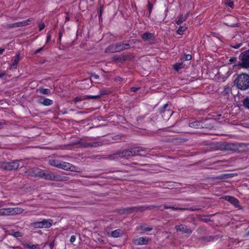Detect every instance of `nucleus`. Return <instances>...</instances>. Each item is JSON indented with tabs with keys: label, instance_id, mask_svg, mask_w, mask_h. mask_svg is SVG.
Here are the masks:
<instances>
[{
	"label": "nucleus",
	"instance_id": "obj_1",
	"mask_svg": "<svg viewBox=\"0 0 249 249\" xmlns=\"http://www.w3.org/2000/svg\"><path fill=\"white\" fill-rule=\"evenodd\" d=\"M234 84L241 90L249 89V75L244 73L237 75L234 80Z\"/></svg>",
	"mask_w": 249,
	"mask_h": 249
},
{
	"label": "nucleus",
	"instance_id": "obj_2",
	"mask_svg": "<svg viewBox=\"0 0 249 249\" xmlns=\"http://www.w3.org/2000/svg\"><path fill=\"white\" fill-rule=\"evenodd\" d=\"M46 180H55L57 181H65L69 180L67 177H63L59 175H55L51 171L39 170L35 175Z\"/></svg>",
	"mask_w": 249,
	"mask_h": 249
},
{
	"label": "nucleus",
	"instance_id": "obj_3",
	"mask_svg": "<svg viewBox=\"0 0 249 249\" xmlns=\"http://www.w3.org/2000/svg\"><path fill=\"white\" fill-rule=\"evenodd\" d=\"M130 40L127 42H119L110 45L105 49L107 53H114L120 52L122 51L128 49L130 48Z\"/></svg>",
	"mask_w": 249,
	"mask_h": 249
},
{
	"label": "nucleus",
	"instance_id": "obj_4",
	"mask_svg": "<svg viewBox=\"0 0 249 249\" xmlns=\"http://www.w3.org/2000/svg\"><path fill=\"white\" fill-rule=\"evenodd\" d=\"M243 145L242 143H219V150L229 151L233 152H239L240 148Z\"/></svg>",
	"mask_w": 249,
	"mask_h": 249
},
{
	"label": "nucleus",
	"instance_id": "obj_5",
	"mask_svg": "<svg viewBox=\"0 0 249 249\" xmlns=\"http://www.w3.org/2000/svg\"><path fill=\"white\" fill-rule=\"evenodd\" d=\"M51 219H43L41 221L32 222L30 226L34 228H49L52 226Z\"/></svg>",
	"mask_w": 249,
	"mask_h": 249
},
{
	"label": "nucleus",
	"instance_id": "obj_6",
	"mask_svg": "<svg viewBox=\"0 0 249 249\" xmlns=\"http://www.w3.org/2000/svg\"><path fill=\"white\" fill-rule=\"evenodd\" d=\"M135 151L133 148H131L128 149H124L122 151L118 152L111 156V157H121L124 158L126 159L135 156Z\"/></svg>",
	"mask_w": 249,
	"mask_h": 249
},
{
	"label": "nucleus",
	"instance_id": "obj_7",
	"mask_svg": "<svg viewBox=\"0 0 249 249\" xmlns=\"http://www.w3.org/2000/svg\"><path fill=\"white\" fill-rule=\"evenodd\" d=\"M239 59L241 60L238 64V66L246 68H249V49L239 55Z\"/></svg>",
	"mask_w": 249,
	"mask_h": 249
},
{
	"label": "nucleus",
	"instance_id": "obj_8",
	"mask_svg": "<svg viewBox=\"0 0 249 249\" xmlns=\"http://www.w3.org/2000/svg\"><path fill=\"white\" fill-rule=\"evenodd\" d=\"M18 161L16 160L11 162H4L0 165V168L6 171L16 170L19 166Z\"/></svg>",
	"mask_w": 249,
	"mask_h": 249
},
{
	"label": "nucleus",
	"instance_id": "obj_9",
	"mask_svg": "<svg viewBox=\"0 0 249 249\" xmlns=\"http://www.w3.org/2000/svg\"><path fill=\"white\" fill-rule=\"evenodd\" d=\"M229 70L228 68H222L220 71H219V81L224 82L230 75Z\"/></svg>",
	"mask_w": 249,
	"mask_h": 249
},
{
	"label": "nucleus",
	"instance_id": "obj_10",
	"mask_svg": "<svg viewBox=\"0 0 249 249\" xmlns=\"http://www.w3.org/2000/svg\"><path fill=\"white\" fill-rule=\"evenodd\" d=\"M61 169L69 170L70 171L74 172L75 171V166L72 165L71 164L62 161L60 164V168Z\"/></svg>",
	"mask_w": 249,
	"mask_h": 249
},
{
	"label": "nucleus",
	"instance_id": "obj_11",
	"mask_svg": "<svg viewBox=\"0 0 249 249\" xmlns=\"http://www.w3.org/2000/svg\"><path fill=\"white\" fill-rule=\"evenodd\" d=\"M219 199L226 200L230 202L231 203L232 205L235 206L236 207H239V202L238 200L234 197L229 196H222V197H220Z\"/></svg>",
	"mask_w": 249,
	"mask_h": 249
},
{
	"label": "nucleus",
	"instance_id": "obj_12",
	"mask_svg": "<svg viewBox=\"0 0 249 249\" xmlns=\"http://www.w3.org/2000/svg\"><path fill=\"white\" fill-rule=\"evenodd\" d=\"M32 20V18H29L25 20H23L20 22H18L16 23H14L12 24H10L9 25V27L10 28H16L18 27L24 26L29 24V22L31 21Z\"/></svg>",
	"mask_w": 249,
	"mask_h": 249
},
{
	"label": "nucleus",
	"instance_id": "obj_13",
	"mask_svg": "<svg viewBox=\"0 0 249 249\" xmlns=\"http://www.w3.org/2000/svg\"><path fill=\"white\" fill-rule=\"evenodd\" d=\"M175 229L177 231H181L183 233L191 234L193 231L192 230L187 228L186 226L183 224L176 226Z\"/></svg>",
	"mask_w": 249,
	"mask_h": 249
},
{
	"label": "nucleus",
	"instance_id": "obj_14",
	"mask_svg": "<svg viewBox=\"0 0 249 249\" xmlns=\"http://www.w3.org/2000/svg\"><path fill=\"white\" fill-rule=\"evenodd\" d=\"M148 239L146 237H141L140 238L133 239V243L134 245L139 246L146 245L148 243Z\"/></svg>",
	"mask_w": 249,
	"mask_h": 249
},
{
	"label": "nucleus",
	"instance_id": "obj_15",
	"mask_svg": "<svg viewBox=\"0 0 249 249\" xmlns=\"http://www.w3.org/2000/svg\"><path fill=\"white\" fill-rule=\"evenodd\" d=\"M143 206H134L131 207L127 208L124 209V212L126 213H131L133 212H143Z\"/></svg>",
	"mask_w": 249,
	"mask_h": 249
},
{
	"label": "nucleus",
	"instance_id": "obj_16",
	"mask_svg": "<svg viewBox=\"0 0 249 249\" xmlns=\"http://www.w3.org/2000/svg\"><path fill=\"white\" fill-rule=\"evenodd\" d=\"M124 234V231L120 229H117L111 231L110 233L107 232V235L113 238H117L120 237Z\"/></svg>",
	"mask_w": 249,
	"mask_h": 249
},
{
	"label": "nucleus",
	"instance_id": "obj_17",
	"mask_svg": "<svg viewBox=\"0 0 249 249\" xmlns=\"http://www.w3.org/2000/svg\"><path fill=\"white\" fill-rule=\"evenodd\" d=\"M37 102L41 105H43L46 106L52 105L53 103V100L43 97L39 99L37 101Z\"/></svg>",
	"mask_w": 249,
	"mask_h": 249
},
{
	"label": "nucleus",
	"instance_id": "obj_18",
	"mask_svg": "<svg viewBox=\"0 0 249 249\" xmlns=\"http://www.w3.org/2000/svg\"><path fill=\"white\" fill-rule=\"evenodd\" d=\"M189 126L195 128H201L205 127L204 122L195 121L190 123Z\"/></svg>",
	"mask_w": 249,
	"mask_h": 249
},
{
	"label": "nucleus",
	"instance_id": "obj_19",
	"mask_svg": "<svg viewBox=\"0 0 249 249\" xmlns=\"http://www.w3.org/2000/svg\"><path fill=\"white\" fill-rule=\"evenodd\" d=\"M23 210L20 208H9V215H13L22 213Z\"/></svg>",
	"mask_w": 249,
	"mask_h": 249
},
{
	"label": "nucleus",
	"instance_id": "obj_20",
	"mask_svg": "<svg viewBox=\"0 0 249 249\" xmlns=\"http://www.w3.org/2000/svg\"><path fill=\"white\" fill-rule=\"evenodd\" d=\"M102 142H86L84 144L85 147H96L103 145Z\"/></svg>",
	"mask_w": 249,
	"mask_h": 249
},
{
	"label": "nucleus",
	"instance_id": "obj_21",
	"mask_svg": "<svg viewBox=\"0 0 249 249\" xmlns=\"http://www.w3.org/2000/svg\"><path fill=\"white\" fill-rule=\"evenodd\" d=\"M20 59V55L19 54H18L16 57L15 59L14 60L13 62L11 64L10 69V70H13L17 69V66L19 61Z\"/></svg>",
	"mask_w": 249,
	"mask_h": 249
},
{
	"label": "nucleus",
	"instance_id": "obj_22",
	"mask_svg": "<svg viewBox=\"0 0 249 249\" xmlns=\"http://www.w3.org/2000/svg\"><path fill=\"white\" fill-rule=\"evenodd\" d=\"M61 161L57 160H50L49 161V163L52 166L59 168Z\"/></svg>",
	"mask_w": 249,
	"mask_h": 249
},
{
	"label": "nucleus",
	"instance_id": "obj_23",
	"mask_svg": "<svg viewBox=\"0 0 249 249\" xmlns=\"http://www.w3.org/2000/svg\"><path fill=\"white\" fill-rule=\"evenodd\" d=\"M153 36V35L149 32H146L142 35V38L144 41H148L151 39Z\"/></svg>",
	"mask_w": 249,
	"mask_h": 249
},
{
	"label": "nucleus",
	"instance_id": "obj_24",
	"mask_svg": "<svg viewBox=\"0 0 249 249\" xmlns=\"http://www.w3.org/2000/svg\"><path fill=\"white\" fill-rule=\"evenodd\" d=\"M188 13H187L185 15H181L179 17L178 19V21H177V24L179 25V24H181L182 22H183L184 21H185L188 18Z\"/></svg>",
	"mask_w": 249,
	"mask_h": 249
},
{
	"label": "nucleus",
	"instance_id": "obj_25",
	"mask_svg": "<svg viewBox=\"0 0 249 249\" xmlns=\"http://www.w3.org/2000/svg\"><path fill=\"white\" fill-rule=\"evenodd\" d=\"M231 92V89L229 86L227 85L223 91L221 92V95L224 96H226Z\"/></svg>",
	"mask_w": 249,
	"mask_h": 249
},
{
	"label": "nucleus",
	"instance_id": "obj_26",
	"mask_svg": "<svg viewBox=\"0 0 249 249\" xmlns=\"http://www.w3.org/2000/svg\"><path fill=\"white\" fill-rule=\"evenodd\" d=\"M9 213V208L0 209V216L10 215Z\"/></svg>",
	"mask_w": 249,
	"mask_h": 249
},
{
	"label": "nucleus",
	"instance_id": "obj_27",
	"mask_svg": "<svg viewBox=\"0 0 249 249\" xmlns=\"http://www.w3.org/2000/svg\"><path fill=\"white\" fill-rule=\"evenodd\" d=\"M185 65L183 63H178L173 65L174 69L177 71L184 68Z\"/></svg>",
	"mask_w": 249,
	"mask_h": 249
},
{
	"label": "nucleus",
	"instance_id": "obj_28",
	"mask_svg": "<svg viewBox=\"0 0 249 249\" xmlns=\"http://www.w3.org/2000/svg\"><path fill=\"white\" fill-rule=\"evenodd\" d=\"M24 247L29 249H39V247L38 245H30L28 243L23 244Z\"/></svg>",
	"mask_w": 249,
	"mask_h": 249
},
{
	"label": "nucleus",
	"instance_id": "obj_29",
	"mask_svg": "<svg viewBox=\"0 0 249 249\" xmlns=\"http://www.w3.org/2000/svg\"><path fill=\"white\" fill-rule=\"evenodd\" d=\"M38 91L42 94H49L51 93V91L49 89H44L43 88H39Z\"/></svg>",
	"mask_w": 249,
	"mask_h": 249
},
{
	"label": "nucleus",
	"instance_id": "obj_30",
	"mask_svg": "<svg viewBox=\"0 0 249 249\" xmlns=\"http://www.w3.org/2000/svg\"><path fill=\"white\" fill-rule=\"evenodd\" d=\"M113 60L116 62H122L125 60V58L124 56H123V57H120L118 55H115L113 57Z\"/></svg>",
	"mask_w": 249,
	"mask_h": 249
},
{
	"label": "nucleus",
	"instance_id": "obj_31",
	"mask_svg": "<svg viewBox=\"0 0 249 249\" xmlns=\"http://www.w3.org/2000/svg\"><path fill=\"white\" fill-rule=\"evenodd\" d=\"M11 234L15 237H20L23 236V233L20 231H11Z\"/></svg>",
	"mask_w": 249,
	"mask_h": 249
},
{
	"label": "nucleus",
	"instance_id": "obj_32",
	"mask_svg": "<svg viewBox=\"0 0 249 249\" xmlns=\"http://www.w3.org/2000/svg\"><path fill=\"white\" fill-rule=\"evenodd\" d=\"M138 230H142L145 231H150L153 228L151 227H146L144 226H141L137 228Z\"/></svg>",
	"mask_w": 249,
	"mask_h": 249
},
{
	"label": "nucleus",
	"instance_id": "obj_33",
	"mask_svg": "<svg viewBox=\"0 0 249 249\" xmlns=\"http://www.w3.org/2000/svg\"><path fill=\"white\" fill-rule=\"evenodd\" d=\"M142 206H143V211H146L147 210L153 209L155 208H158V209H160V208L161 207V206L157 207V206H154V205Z\"/></svg>",
	"mask_w": 249,
	"mask_h": 249
},
{
	"label": "nucleus",
	"instance_id": "obj_34",
	"mask_svg": "<svg viewBox=\"0 0 249 249\" xmlns=\"http://www.w3.org/2000/svg\"><path fill=\"white\" fill-rule=\"evenodd\" d=\"M134 151H135V155H139V153L141 151H144V149L142 147H134Z\"/></svg>",
	"mask_w": 249,
	"mask_h": 249
},
{
	"label": "nucleus",
	"instance_id": "obj_35",
	"mask_svg": "<svg viewBox=\"0 0 249 249\" xmlns=\"http://www.w3.org/2000/svg\"><path fill=\"white\" fill-rule=\"evenodd\" d=\"M186 29V27H183V26H179L178 30H177V33L180 35H183V32Z\"/></svg>",
	"mask_w": 249,
	"mask_h": 249
},
{
	"label": "nucleus",
	"instance_id": "obj_36",
	"mask_svg": "<svg viewBox=\"0 0 249 249\" xmlns=\"http://www.w3.org/2000/svg\"><path fill=\"white\" fill-rule=\"evenodd\" d=\"M244 106L249 109V97H246L243 101Z\"/></svg>",
	"mask_w": 249,
	"mask_h": 249
},
{
	"label": "nucleus",
	"instance_id": "obj_37",
	"mask_svg": "<svg viewBox=\"0 0 249 249\" xmlns=\"http://www.w3.org/2000/svg\"><path fill=\"white\" fill-rule=\"evenodd\" d=\"M110 93V91L109 90L106 89H102L100 90V96L103 95H107Z\"/></svg>",
	"mask_w": 249,
	"mask_h": 249
},
{
	"label": "nucleus",
	"instance_id": "obj_38",
	"mask_svg": "<svg viewBox=\"0 0 249 249\" xmlns=\"http://www.w3.org/2000/svg\"><path fill=\"white\" fill-rule=\"evenodd\" d=\"M169 105L168 104H165L161 108H160L159 110V111L160 113H163L164 112L167 107H168Z\"/></svg>",
	"mask_w": 249,
	"mask_h": 249
},
{
	"label": "nucleus",
	"instance_id": "obj_39",
	"mask_svg": "<svg viewBox=\"0 0 249 249\" xmlns=\"http://www.w3.org/2000/svg\"><path fill=\"white\" fill-rule=\"evenodd\" d=\"M242 45V43H240L236 44H232L231 45V47L232 48L237 49L240 48Z\"/></svg>",
	"mask_w": 249,
	"mask_h": 249
},
{
	"label": "nucleus",
	"instance_id": "obj_40",
	"mask_svg": "<svg viewBox=\"0 0 249 249\" xmlns=\"http://www.w3.org/2000/svg\"><path fill=\"white\" fill-rule=\"evenodd\" d=\"M225 4L231 8H233L234 5L232 1H225Z\"/></svg>",
	"mask_w": 249,
	"mask_h": 249
},
{
	"label": "nucleus",
	"instance_id": "obj_41",
	"mask_svg": "<svg viewBox=\"0 0 249 249\" xmlns=\"http://www.w3.org/2000/svg\"><path fill=\"white\" fill-rule=\"evenodd\" d=\"M169 209H172L173 210H186L185 208L176 207H174V206H170Z\"/></svg>",
	"mask_w": 249,
	"mask_h": 249
},
{
	"label": "nucleus",
	"instance_id": "obj_42",
	"mask_svg": "<svg viewBox=\"0 0 249 249\" xmlns=\"http://www.w3.org/2000/svg\"><path fill=\"white\" fill-rule=\"evenodd\" d=\"M213 239H214V237L213 236H208V237H205L204 238V239L205 240V241H208V242L211 241L213 240Z\"/></svg>",
	"mask_w": 249,
	"mask_h": 249
},
{
	"label": "nucleus",
	"instance_id": "obj_43",
	"mask_svg": "<svg viewBox=\"0 0 249 249\" xmlns=\"http://www.w3.org/2000/svg\"><path fill=\"white\" fill-rule=\"evenodd\" d=\"M38 27H39V31H41L44 28L45 24L43 23H40L38 24Z\"/></svg>",
	"mask_w": 249,
	"mask_h": 249
},
{
	"label": "nucleus",
	"instance_id": "obj_44",
	"mask_svg": "<svg viewBox=\"0 0 249 249\" xmlns=\"http://www.w3.org/2000/svg\"><path fill=\"white\" fill-rule=\"evenodd\" d=\"M101 97V96L100 95H95V96H87V98H89V99H99Z\"/></svg>",
	"mask_w": 249,
	"mask_h": 249
},
{
	"label": "nucleus",
	"instance_id": "obj_45",
	"mask_svg": "<svg viewBox=\"0 0 249 249\" xmlns=\"http://www.w3.org/2000/svg\"><path fill=\"white\" fill-rule=\"evenodd\" d=\"M224 177H231V175L230 174H223L219 176V179L223 178Z\"/></svg>",
	"mask_w": 249,
	"mask_h": 249
},
{
	"label": "nucleus",
	"instance_id": "obj_46",
	"mask_svg": "<svg viewBox=\"0 0 249 249\" xmlns=\"http://www.w3.org/2000/svg\"><path fill=\"white\" fill-rule=\"evenodd\" d=\"M192 58V56L191 54H186L185 55V57H184V60L185 61H187V60H191Z\"/></svg>",
	"mask_w": 249,
	"mask_h": 249
},
{
	"label": "nucleus",
	"instance_id": "obj_47",
	"mask_svg": "<svg viewBox=\"0 0 249 249\" xmlns=\"http://www.w3.org/2000/svg\"><path fill=\"white\" fill-rule=\"evenodd\" d=\"M152 8H153L152 4L150 2H148V8L149 9V14H150V13L152 11Z\"/></svg>",
	"mask_w": 249,
	"mask_h": 249
},
{
	"label": "nucleus",
	"instance_id": "obj_48",
	"mask_svg": "<svg viewBox=\"0 0 249 249\" xmlns=\"http://www.w3.org/2000/svg\"><path fill=\"white\" fill-rule=\"evenodd\" d=\"M76 239V237L74 235H72L71 238H70V241L71 242V243H73V242L75 241Z\"/></svg>",
	"mask_w": 249,
	"mask_h": 249
},
{
	"label": "nucleus",
	"instance_id": "obj_49",
	"mask_svg": "<svg viewBox=\"0 0 249 249\" xmlns=\"http://www.w3.org/2000/svg\"><path fill=\"white\" fill-rule=\"evenodd\" d=\"M91 77L93 78L94 79H97L99 78V76L96 74L93 73L91 74Z\"/></svg>",
	"mask_w": 249,
	"mask_h": 249
},
{
	"label": "nucleus",
	"instance_id": "obj_50",
	"mask_svg": "<svg viewBox=\"0 0 249 249\" xmlns=\"http://www.w3.org/2000/svg\"><path fill=\"white\" fill-rule=\"evenodd\" d=\"M51 38V35L49 34V33H48V35H47V39H46V42L47 43L49 42L50 41Z\"/></svg>",
	"mask_w": 249,
	"mask_h": 249
},
{
	"label": "nucleus",
	"instance_id": "obj_51",
	"mask_svg": "<svg viewBox=\"0 0 249 249\" xmlns=\"http://www.w3.org/2000/svg\"><path fill=\"white\" fill-rule=\"evenodd\" d=\"M43 47H41L39 49L36 50L35 52V54H37V53H39L41 51H42L43 50Z\"/></svg>",
	"mask_w": 249,
	"mask_h": 249
},
{
	"label": "nucleus",
	"instance_id": "obj_52",
	"mask_svg": "<svg viewBox=\"0 0 249 249\" xmlns=\"http://www.w3.org/2000/svg\"><path fill=\"white\" fill-rule=\"evenodd\" d=\"M139 88H135V87H132L131 88V90L133 92H136Z\"/></svg>",
	"mask_w": 249,
	"mask_h": 249
},
{
	"label": "nucleus",
	"instance_id": "obj_53",
	"mask_svg": "<svg viewBox=\"0 0 249 249\" xmlns=\"http://www.w3.org/2000/svg\"><path fill=\"white\" fill-rule=\"evenodd\" d=\"M120 139V137L117 136L113 137V139L115 140H118Z\"/></svg>",
	"mask_w": 249,
	"mask_h": 249
},
{
	"label": "nucleus",
	"instance_id": "obj_54",
	"mask_svg": "<svg viewBox=\"0 0 249 249\" xmlns=\"http://www.w3.org/2000/svg\"><path fill=\"white\" fill-rule=\"evenodd\" d=\"M5 122H0V128H2V126L5 124Z\"/></svg>",
	"mask_w": 249,
	"mask_h": 249
},
{
	"label": "nucleus",
	"instance_id": "obj_55",
	"mask_svg": "<svg viewBox=\"0 0 249 249\" xmlns=\"http://www.w3.org/2000/svg\"><path fill=\"white\" fill-rule=\"evenodd\" d=\"M5 75V73L4 72H2L0 73V78L2 77Z\"/></svg>",
	"mask_w": 249,
	"mask_h": 249
},
{
	"label": "nucleus",
	"instance_id": "obj_56",
	"mask_svg": "<svg viewBox=\"0 0 249 249\" xmlns=\"http://www.w3.org/2000/svg\"><path fill=\"white\" fill-rule=\"evenodd\" d=\"M81 100V98L80 97H76L75 98L74 101L75 102H78Z\"/></svg>",
	"mask_w": 249,
	"mask_h": 249
},
{
	"label": "nucleus",
	"instance_id": "obj_57",
	"mask_svg": "<svg viewBox=\"0 0 249 249\" xmlns=\"http://www.w3.org/2000/svg\"><path fill=\"white\" fill-rule=\"evenodd\" d=\"M70 20V17L69 16V15H67V16H66V20H65V21H68Z\"/></svg>",
	"mask_w": 249,
	"mask_h": 249
},
{
	"label": "nucleus",
	"instance_id": "obj_58",
	"mask_svg": "<svg viewBox=\"0 0 249 249\" xmlns=\"http://www.w3.org/2000/svg\"><path fill=\"white\" fill-rule=\"evenodd\" d=\"M163 207H164V208L165 209H168L170 207V206H168L166 205H164L163 206Z\"/></svg>",
	"mask_w": 249,
	"mask_h": 249
},
{
	"label": "nucleus",
	"instance_id": "obj_59",
	"mask_svg": "<svg viewBox=\"0 0 249 249\" xmlns=\"http://www.w3.org/2000/svg\"><path fill=\"white\" fill-rule=\"evenodd\" d=\"M4 206V203L3 201H0V207H2Z\"/></svg>",
	"mask_w": 249,
	"mask_h": 249
},
{
	"label": "nucleus",
	"instance_id": "obj_60",
	"mask_svg": "<svg viewBox=\"0 0 249 249\" xmlns=\"http://www.w3.org/2000/svg\"><path fill=\"white\" fill-rule=\"evenodd\" d=\"M4 51V49H0V54H2Z\"/></svg>",
	"mask_w": 249,
	"mask_h": 249
},
{
	"label": "nucleus",
	"instance_id": "obj_61",
	"mask_svg": "<svg viewBox=\"0 0 249 249\" xmlns=\"http://www.w3.org/2000/svg\"><path fill=\"white\" fill-rule=\"evenodd\" d=\"M50 247H51V248H53V243H51V244H50Z\"/></svg>",
	"mask_w": 249,
	"mask_h": 249
},
{
	"label": "nucleus",
	"instance_id": "obj_62",
	"mask_svg": "<svg viewBox=\"0 0 249 249\" xmlns=\"http://www.w3.org/2000/svg\"><path fill=\"white\" fill-rule=\"evenodd\" d=\"M234 59H235V58H231V59H230V60H231V61H233V60H234Z\"/></svg>",
	"mask_w": 249,
	"mask_h": 249
},
{
	"label": "nucleus",
	"instance_id": "obj_63",
	"mask_svg": "<svg viewBox=\"0 0 249 249\" xmlns=\"http://www.w3.org/2000/svg\"><path fill=\"white\" fill-rule=\"evenodd\" d=\"M203 220H204V221H206V222L208 221V220H207V219H204Z\"/></svg>",
	"mask_w": 249,
	"mask_h": 249
},
{
	"label": "nucleus",
	"instance_id": "obj_64",
	"mask_svg": "<svg viewBox=\"0 0 249 249\" xmlns=\"http://www.w3.org/2000/svg\"><path fill=\"white\" fill-rule=\"evenodd\" d=\"M61 34L60 33V34H59V37H60V38L61 37Z\"/></svg>",
	"mask_w": 249,
	"mask_h": 249
}]
</instances>
